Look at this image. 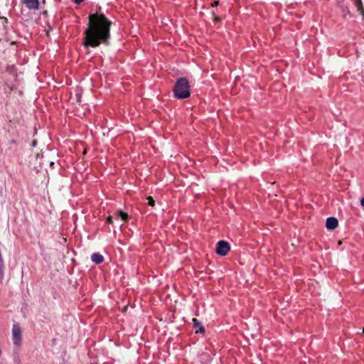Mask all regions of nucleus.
<instances>
[{
    "mask_svg": "<svg viewBox=\"0 0 364 364\" xmlns=\"http://www.w3.org/2000/svg\"><path fill=\"white\" fill-rule=\"evenodd\" d=\"M192 321H193L194 328H198V327L199 328V329L196 331V333H198V332L204 333L205 332L204 326L200 324V321L198 319L194 318H193Z\"/></svg>",
    "mask_w": 364,
    "mask_h": 364,
    "instance_id": "obj_8",
    "label": "nucleus"
},
{
    "mask_svg": "<svg viewBox=\"0 0 364 364\" xmlns=\"http://www.w3.org/2000/svg\"><path fill=\"white\" fill-rule=\"evenodd\" d=\"M360 204L363 207H364V197L361 199Z\"/></svg>",
    "mask_w": 364,
    "mask_h": 364,
    "instance_id": "obj_18",
    "label": "nucleus"
},
{
    "mask_svg": "<svg viewBox=\"0 0 364 364\" xmlns=\"http://www.w3.org/2000/svg\"><path fill=\"white\" fill-rule=\"evenodd\" d=\"M76 4H81L84 0H73Z\"/></svg>",
    "mask_w": 364,
    "mask_h": 364,
    "instance_id": "obj_15",
    "label": "nucleus"
},
{
    "mask_svg": "<svg viewBox=\"0 0 364 364\" xmlns=\"http://www.w3.org/2000/svg\"><path fill=\"white\" fill-rule=\"evenodd\" d=\"M363 333H364V327H363Z\"/></svg>",
    "mask_w": 364,
    "mask_h": 364,
    "instance_id": "obj_20",
    "label": "nucleus"
},
{
    "mask_svg": "<svg viewBox=\"0 0 364 364\" xmlns=\"http://www.w3.org/2000/svg\"><path fill=\"white\" fill-rule=\"evenodd\" d=\"M174 95L178 99H186L191 95L188 80L185 77L177 80L173 88Z\"/></svg>",
    "mask_w": 364,
    "mask_h": 364,
    "instance_id": "obj_2",
    "label": "nucleus"
},
{
    "mask_svg": "<svg viewBox=\"0 0 364 364\" xmlns=\"http://www.w3.org/2000/svg\"><path fill=\"white\" fill-rule=\"evenodd\" d=\"M212 14L214 16L215 21H220V18L218 16H217L214 12H213Z\"/></svg>",
    "mask_w": 364,
    "mask_h": 364,
    "instance_id": "obj_12",
    "label": "nucleus"
},
{
    "mask_svg": "<svg viewBox=\"0 0 364 364\" xmlns=\"http://www.w3.org/2000/svg\"><path fill=\"white\" fill-rule=\"evenodd\" d=\"M146 200H148V204L150 206H152V207L154 206L155 202H154V200L153 199V198L151 196L147 197Z\"/></svg>",
    "mask_w": 364,
    "mask_h": 364,
    "instance_id": "obj_10",
    "label": "nucleus"
},
{
    "mask_svg": "<svg viewBox=\"0 0 364 364\" xmlns=\"http://www.w3.org/2000/svg\"><path fill=\"white\" fill-rule=\"evenodd\" d=\"M358 9L361 11V13L364 14V9L362 6L361 0L358 1Z\"/></svg>",
    "mask_w": 364,
    "mask_h": 364,
    "instance_id": "obj_11",
    "label": "nucleus"
},
{
    "mask_svg": "<svg viewBox=\"0 0 364 364\" xmlns=\"http://www.w3.org/2000/svg\"><path fill=\"white\" fill-rule=\"evenodd\" d=\"M112 25V21L103 13L96 12L90 14L87 27L83 33V46L88 48H97L102 44L109 45Z\"/></svg>",
    "mask_w": 364,
    "mask_h": 364,
    "instance_id": "obj_1",
    "label": "nucleus"
},
{
    "mask_svg": "<svg viewBox=\"0 0 364 364\" xmlns=\"http://www.w3.org/2000/svg\"><path fill=\"white\" fill-rule=\"evenodd\" d=\"M107 223H113L112 216H109L107 218Z\"/></svg>",
    "mask_w": 364,
    "mask_h": 364,
    "instance_id": "obj_13",
    "label": "nucleus"
},
{
    "mask_svg": "<svg viewBox=\"0 0 364 364\" xmlns=\"http://www.w3.org/2000/svg\"><path fill=\"white\" fill-rule=\"evenodd\" d=\"M0 18H1V19H2V20H4V23H8V19H7L6 18H5V17H1Z\"/></svg>",
    "mask_w": 364,
    "mask_h": 364,
    "instance_id": "obj_16",
    "label": "nucleus"
},
{
    "mask_svg": "<svg viewBox=\"0 0 364 364\" xmlns=\"http://www.w3.org/2000/svg\"><path fill=\"white\" fill-rule=\"evenodd\" d=\"M36 144H37L36 140H33V141H32V144H32V146H36Z\"/></svg>",
    "mask_w": 364,
    "mask_h": 364,
    "instance_id": "obj_17",
    "label": "nucleus"
},
{
    "mask_svg": "<svg viewBox=\"0 0 364 364\" xmlns=\"http://www.w3.org/2000/svg\"><path fill=\"white\" fill-rule=\"evenodd\" d=\"M338 225V220L334 217L326 219V227L328 230H334Z\"/></svg>",
    "mask_w": 364,
    "mask_h": 364,
    "instance_id": "obj_6",
    "label": "nucleus"
},
{
    "mask_svg": "<svg viewBox=\"0 0 364 364\" xmlns=\"http://www.w3.org/2000/svg\"><path fill=\"white\" fill-rule=\"evenodd\" d=\"M117 217H120L123 221H127L129 220V215L127 213L123 212L122 210H119L117 212Z\"/></svg>",
    "mask_w": 364,
    "mask_h": 364,
    "instance_id": "obj_9",
    "label": "nucleus"
},
{
    "mask_svg": "<svg viewBox=\"0 0 364 364\" xmlns=\"http://www.w3.org/2000/svg\"><path fill=\"white\" fill-rule=\"evenodd\" d=\"M12 338L14 343L18 346L21 341V330L17 324H14L12 328Z\"/></svg>",
    "mask_w": 364,
    "mask_h": 364,
    "instance_id": "obj_4",
    "label": "nucleus"
},
{
    "mask_svg": "<svg viewBox=\"0 0 364 364\" xmlns=\"http://www.w3.org/2000/svg\"><path fill=\"white\" fill-rule=\"evenodd\" d=\"M218 4H219V1H213V2L212 3L211 6H212L213 7H214V6H218Z\"/></svg>",
    "mask_w": 364,
    "mask_h": 364,
    "instance_id": "obj_14",
    "label": "nucleus"
},
{
    "mask_svg": "<svg viewBox=\"0 0 364 364\" xmlns=\"http://www.w3.org/2000/svg\"><path fill=\"white\" fill-rule=\"evenodd\" d=\"M22 2L25 6L30 10L36 11L39 9L38 0H23Z\"/></svg>",
    "mask_w": 364,
    "mask_h": 364,
    "instance_id": "obj_5",
    "label": "nucleus"
},
{
    "mask_svg": "<svg viewBox=\"0 0 364 364\" xmlns=\"http://www.w3.org/2000/svg\"><path fill=\"white\" fill-rule=\"evenodd\" d=\"M230 250V244L225 241L220 240L217 243L216 245V253L221 256H225Z\"/></svg>",
    "mask_w": 364,
    "mask_h": 364,
    "instance_id": "obj_3",
    "label": "nucleus"
},
{
    "mask_svg": "<svg viewBox=\"0 0 364 364\" xmlns=\"http://www.w3.org/2000/svg\"><path fill=\"white\" fill-rule=\"evenodd\" d=\"M91 259L93 262L98 264H101L103 262L104 257L100 253H94L91 256Z\"/></svg>",
    "mask_w": 364,
    "mask_h": 364,
    "instance_id": "obj_7",
    "label": "nucleus"
},
{
    "mask_svg": "<svg viewBox=\"0 0 364 364\" xmlns=\"http://www.w3.org/2000/svg\"><path fill=\"white\" fill-rule=\"evenodd\" d=\"M11 142L12 144H14V143H15V141H14V140H11Z\"/></svg>",
    "mask_w": 364,
    "mask_h": 364,
    "instance_id": "obj_19",
    "label": "nucleus"
}]
</instances>
